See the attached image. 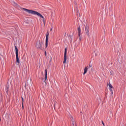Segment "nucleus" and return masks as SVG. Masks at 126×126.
Instances as JSON below:
<instances>
[{"instance_id":"1","label":"nucleus","mask_w":126,"mask_h":126,"mask_svg":"<svg viewBox=\"0 0 126 126\" xmlns=\"http://www.w3.org/2000/svg\"><path fill=\"white\" fill-rule=\"evenodd\" d=\"M23 10L26 11V12H28V13H31V14H32L33 15H37V16H39V17H41V18H42L43 23H44V25H45V18H44V16H43V15L40 14V13L36 11L27 9L25 8H23Z\"/></svg>"},{"instance_id":"2","label":"nucleus","mask_w":126,"mask_h":126,"mask_svg":"<svg viewBox=\"0 0 126 126\" xmlns=\"http://www.w3.org/2000/svg\"><path fill=\"white\" fill-rule=\"evenodd\" d=\"M15 49L16 51V63L17 65H19L20 63V61H19V58L18 57V49L16 46H15Z\"/></svg>"},{"instance_id":"3","label":"nucleus","mask_w":126,"mask_h":126,"mask_svg":"<svg viewBox=\"0 0 126 126\" xmlns=\"http://www.w3.org/2000/svg\"><path fill=\"white\" fill-rule=\"evenodd\" d=\"M85 31L86 32V34L89 37L90 36V33H89V26L87 24L85 25Z\"/></svg>"},{"instance_id":"4","label":"nucleus","mask_w":126,"mask_h":126,"mask_svg":"<svg viewBox=\"0 0 126 126\" xmlns=\"http://www.w3.org/2000/svg\"><path fill=\"white\" fill-rule=\"evenodd\" d=\"M48 41H49V32H47L46 33V40H45V48L48 47Z\"/></svg>"},{"instance_id":"5","label":"nucleus","mask_w":126,"mask_h":126,"mask_svg":"<svg viewBox=\"0 0 126 126\" xmlns=\"http://www.w3.org/2000/svg\"><path fill=\"white\" fill-rule=\"evenodd\" d=\"M67 52V49L65 48V51H64V59H63V63H66V54Z\"/></svg>"},{"instance_id":"6","label":"nucleus","mask_w":126,"mask_h":126,"mask_svg":"<svg viewBox=\"0 0 126 126\" xmlns=\"http://www.w3.org/2000/svg\"><path fill=\"white\" fill-rule=\"evenodd\" d=\"M78 36H79V39L80 41H81L82 38H81V29H80V27H79L78 28Z\"/></svg>"},{"instance_id":"7","label":"nucleus","mask_w":126,"mask_h":126,"mask_svg":"<svg viewBox=\"0 0 126 126\" xmlns=\"http://www.w3.org/2000/svg\"><path fill=\"white\" fill-rule=\"evenodd\" d=\"M42 44H41V42H38L36 44V47L37 49H42Z\"/></svg>"},{"instance_id":"8","label":"nucleus","mask_w":126,"mask_h":126,"mask_svg":"<svg viewBox=\"0 0 126 126\" xmlns=\"http://www.w3.org/2000/svg\"><path fill=\"white\" fill-rule=\"evenodd\" d=\"M47 78H48V72L47 71V69H45V79L44 82L46 83V81H47Z\"/></svg>"},{"instance_id":"9","label":"nucleus","mask_w":126,"mask_h":126,"mask_svg":"<svg viewBox=\"0 0 126 126\" xmlns=\"http://www.w3.org/2000/svg\"><path fill=\"white\" fill-rule=\"evenodd\" d=\"M88 70V68H87V67H86L84 69V73L83 74H86V73H87V71Z\"/></svg>"},{"instance_id":"10","label":"nucleus","mask_w":126,"mask_h":126,"mask_svg":"<svg viewBox=\"0 0 126 126\" xmlns=\"http://www.w3.org/2000/svg\"><path fill=\"white\" fill-rule=\"evenodd\" d=\"M72 123V126H77L76 124L75 123V122H74V120H71Z\"/></svg>"},{"instance_id":"11","label":"nucleus","mask_w":126,"mask_h":126,"mask_svg":"<svg viewBox=\"0 0 126 126\" xmlns=\"http://www.w3.org/2000/svg\"><path fill=\"white\" fill-rule=\"evenodd\" d=\"M9 89V87H8V86H6V89H5V92L7 93V92H8V90Z\"/></svg>"},{"instance_id":"12","label":"nucleus","mask_w":126,"mask_h":126,"mask_svg":"<svg viewBox=\"0 0 126 126\" xmlns=\"http://www.w3.org/2000/svg\"><path fill=\"white\" fill-rule=\"evenodd\" d=\"M68 37L71 39L70 40V43H72V36L71 35H70L68 36Z\"/></svg>"},{"instance_id":"13","label":"nucleus","mask_w":126,"mask_h":126,"mask_svg":"<svg viewBox=\"0 0 126 126\" xmlns=\"http://www.w3.org/2000/svg\"><path fill=\"white\" fill-rule=\"evenodd\" d=\"M108 86H109V89H112V88H113V86H112V85L111 84V83H109L108 84Z\"/></svg>"},{"instance_id":"14","label":"nucleus","mask_w":126,"mask_h":126,"mask_svg":"<svg viewBox=\"0 0 126 126\" xmlns=\"http://www.w3.org/2000/svg\"><path fill=\"white\" fill-rule=\"evenodd\" d=\"M52 61H53V59L52 58V57H50L49 59V63H52Z\"/></svg>"},{"instance_id":"15","label":"nucleus","mask_w":126,"mask_h":126,"mask_svg":"<svg viewBox=\"0 0 126 126\" xmlns=\"http://www.w3.org/2000/svg\"><path fill=\"white\" fill-rule=\"evenodd\" d=\"M22 107L23 108H24V106H23V102L24 101V99H23V97H22Z\"/></svg>"},{"instance_id":"16","label":"nucleus","mask_w":126,"mask_h":126,"mask_svg":"<svg viewBox=\"0 0 126 126\" xmlns=\"http://www.w3.org/2000/svg\"><path fill=\"white\" fill-rule=\"evenodd\" d=\"M89 67H92V64H89Z\"/></svg>"},{"instance_id":"17","label":"nucleus","mask_w":126,"mask_h":126,"mask_svg":"<svg viewBox=\"0 0 126 126\" xmlns=\"http://www.w3.org/2000/svg\"><path fill=\"white\" fill-rule=\"evenodd\" d=\"M110 92H111V94H112V95H113V94H114V92H113V91Z\"/></svg>"},{"instance_id":"18","label":"nucleus","mask_w":126,"mask_h":126,"mask_svg":"<svg viewBox=\"0 0 126 126\" xmlns=\"http://www.w3.org/2000/svg\"><path fill=\"white\" fill-rule=\"evenodd\" d=\"M102 124L103 126H105V124H104V122L103 121H102Z\"/></svg>"},{"instance_id":"19","label":"nucleus","mask_w":126,"mask_h":126,"mask_svg":"<svg viewBox=\"0 0 126 126\" xmlns=\"http://www.w3.org/2000/svg\"><path fill=\"white\" fill-rule=\"evenodd\" d=\"M45 56H47V52L45 51Z\"/></svg>"},{"instance_id":"20","label":"nucleus","mask_w":126,"mask_h":126,"mask_svg":"<svg viewBox=\"0 0 126 126\" xmlns=\"http://www.w3.org/2000/svg\"><path fill=\"white\" fill-rule=\"evenodd\" d=\"M109 90H110V92H111V91H113V90H112V89H109Z\"/></svg>"},{"instance_id":"21","label":"nucleus","mask_w":126,"mask_h":126,"mask_svg":"<svg viewBox=\"0 0 126 126\" xmlns=\"http://www.w3.org/2000/svg\"><path fill=\"white\" fill-rule=\"evenodd\" d=\"M56 106V101H54V106Z\"/></svg>"},{"instance_id":"22","label":"nucleus","mask_w":126,"mask_h":126,"mask_svg":"<svg viewBox=\"0 0 126 126\" xmlns=\"http://www.w3.org/2000/svg\"><path fill=\"white\" fill-rule=\"evenodd\" d=\"M53 30V28H51L50 31H52Z\"/></svg>"},{"instance_id":"23","label":"nucleus","mask_w":126,"mask_h":126,"mask_svg":"<svg viewBox=\"0 0 126 126\" xmlns=\"http://www.w3.org/2000/svg\"><path fill=\"white\" fill-rule=\"evenodd\" d=\"M0 121H1V119L0 118Z\"/></svg>"},{"instance_id":"24","label":"nucleus","mask_w":126,"mask_h":126,"mask_svg":"<svg viewBox=\"0 0 126 126\" xmlns=\"http://www.w3.org/2000/svg\"><path fill=\"white\" fill-rule=\"evenodd\" d=\"M71 118H72V119H73V117H71Z\"/></svg>"}]
</instances>
